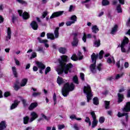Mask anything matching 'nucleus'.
<instances>
[{"instance_id":"4468645a","label":"nucleus","mask_w":130,"mask_h":130,"mask_svg":"<svg viewBox=\"0 0 130 130\" xmlns=\"http://www.w3.org/2000/svg\"><path fill=\"white\" fill-rule=\"evenodd\" d=\"M87 38L91 39L92 38V35L88 34L86 36V33L84 32L83 37H82V40L84 42H86Z\"/></svg>"},{"instance_id":"f3484780","label":"nucleus","mask_w":130,"mask_h":130,"mask_svg":"<svg viewBox=\"0 0 130 130\" xmlns=\"http://www.w3.org/2000/svg\"><path fill=\"white\" fill-rule=\"evenodd\" d=\"M91 31L92 33H94L96 34V33H98L99 32V28L97 25H93L91 27Z\"/></svg>"},{"instance_id":"a19ab883","label":"nucleus","mask_w":130,"mask_h":130,"mask_svg":"<svg viewBox=\"0 0 130 130\" xmlns=\"http://www.w3.org/2000/svg\"><path fill=\"white\" fill-rule=\"evenodd\" d=\"M123 76V73L117 74L115 78V80H118V79H120V78H121V77H122Z\"/></svg>"},{"instance_id":"338daca9","label":"nucleus","mask_w":130,"mask_h":130,"mask_svg":"<svg viewBox=\"0 0 130 130\" xmlns=\"http://www.w3.org/2000/svg\"><path fill=\"white\" fill-rule=\"evenodd\" d=\"M0 24L1 23H3V22H4V18L3 17H2V16H0Z\"/></svg>"},{"instance_id":"c756f323","label":"nucleus","mask_w":130,"mask_h":130,"mask_svg":"<svg viewBox=\"0 0 130 130\" xmlns=\"http://www.w3.org/2000/svg\"><path fill=\"white\" fill-rule=\"evenodd\" d=\"M58 50L59 52H60V53H62V54H64V53L67 52V49L65 48H59Z\"/></svg>"},{"instance_id":"864d4df0","label":"nucleus","mask_w":130,"mask_h":130,"mask_svg":"<svg viewBox=\"0 0 130 130\" xmlns=\"http://www.w3.org/2000/svg\"><path fill=\"white\" fill-rule=\"evenodd\" d=\"M58 129H62V128H64V125L63 124H59L58 125Z\"/></svg>"},{"instance_id":"4c0bfd02","label":"nucleus","mask_w":130,"mask_h":130,"mask_svg":"<svg viewBox=\"0 0 130 130\" xmlns=\"http://www.w3.org/2000/svg\"><path fill=\"white\" fill-rule=\"evenodd\" d=\"M71 20L72 22H77V16L76 15H73L71 17Z\"/></svg>"},{"instance_id":"5fc2aeb1","label":"nucleus","mask_w":130,"mask_h":130,"mask_svg":"<svg viewBox=\"0 0 130 130\" xmlns=\"http://www.w3.org/2000/svg\"><path fill=\"white\" fill-rule=\"evenodd\" d=\"M80 78L82 81L85 80V75L83 73H80Z\"/></svg>"},{"instance_id":"603ef678","label":"nucleus","mask_w":130,"mask_h":130,"mask_svg":"<svg viewBox=\"0 0 130 130\" xmlns=\"http://www.w3.org/2000/svg\"><path fill=\"white\" fill-rule=\"evenodd\" d=\"M105 120V119L103 117H101L99 119V122H100V123H103Z\"/></svg>"},{"instance_id":"79ce46f5","label":"nucleus","mask_w":130,"mask_h":130,"mask_svg":"<svg viewBox=\"0 0 130 130\" xmlns=\"http://www.w3.org/2000/svg\"><path fill=\"white\" fill-rule=\"evenodd\" d=\"M50 71H51L50 67H48L47 68H46L45 71V75H47V74H48V73H49V72H50Z\"/></svg>"},{"instance_id":"aec40b11","label":"nucleus","mask_w":130,"mask_h":130,"mask_svg":"<svg viewBox=\"0 0 130 130\" xmlns=\"http://www.w3.org/2000/svg\"><path fill=\"white\" fill-rule=\"evenodd\" d=\"M27 82H28V79L24 78L23 79H22L20 83V87H25Z\"/></svg>"},{"instance_id":"7c9ffc66","label":"nucleus","mask_w":130,"mask_h":130,"mask_svg":"<svg viewBox=\"0 0 130 130\" xmlns=\"http://www.w3.org/2000/svg\"><path fill=\"white\" fill-rule=\"evenodd\" d=\"M58 30H59V27H56L54 31V35L55 38H58L59 34Z\"/></svg>"},{"instance_id":"a878e982","label":"nucleus","mask_w":130,"mask_h":130,"mask_svg":"<svg viewBox=\"0 0 130 130\" xmlns=\"http://www.w3.org/2000/svg\"><path fill=\"white\" fill-rule=\"evenodd\" d=\"M38 104L37 103H31L29 107V110H32V109H34L36 107H37Z\"/></svg>"},{"instance_id":"8fccbe9b","label":"nucleus","mask_w":130,"mask_h":130,"mask_svg":"<svg viewBox=\"0 0 130 130\" xmlns=\"http://www.w3.org/2000/svg\"><path fill=\"white\" fill-rule=\"evenodd\" d=\"M5 97H9V96H11V92L10 91H6L4 93Z\"/></svg>"},{"instance_id":"cd10ccee","label":"nucleus","mask_w":130,"mask_h":130,"mask_svg":"<svg viewBox=\"0 0 130 130\" xmlns=\"http://www.w3.org/2000/svg\"><path fill=\"white\" fill-rule=\"evenodd\" d=\"M47 36L48 39H51V40H54V35H53V34L48 33L47 34Z\"/></svg>"},{"instance_id":"1a4fd4ad","label":"nucleus","mask_w":130,"mask_h":130,"mask_svg":"<svg viewBox=\"0 0 130 130\" xmlns=\"http://www.w3.org/2000/svg\"><path fill=\"white\" fill-rule=\"evenodd\" d=\"M90 114L93 119L91 127L94 128L95 126H96V125H97V123H98V120L96 119V115H95V113L94 112H91Z\"/></svg>"},{"instance_id":"f704fd0d","label":"nucleus","mask_w":130,"mask_h":130,"mask_svg":"<svg viewBox=\"0 0 130 130\" xmlns=\"http://www.w3.org/2000/svg\"><path fill=\"white\" fill-rule=\"evenodd\" d=\"M41 116L43 117V119H45V120H47V121L50 119V117L46 116L44 114H41Z\"/></svg>"},{"instance_id":"a211bd4d","label":"nucleus","mask_w":130,"mask_h":130,"mask_svg":"<svg viewBox=\"0 0 130 130\" xmlns=\"http://www.w3.org/2000/svg\"><path fill=\"white\" fill-rule=\"evenodd\" d=\"M30 25L34 30H37V29H38V24L36 21H32Z\"/></svg>"},{"instance_id":"5701e85b","label":"nucleus","mask_w":130,"mask_h":130,"mask_svg":"<svg viewBox=\"0 0 130 130\" xmlns=\"http://www.w3.org/2000/svg\"><path fill=\"white\" fill-rule=\"evenodd\" d=\"M118 28V26H117V25H115L114 27L112 28L111 34H115V33H116V31H117Z\"/></svg>"},{"instance_id":"f8f14e48","label":"nucleus","mask_w":130,"mask_h":130,"mask_svg":"<svg viewBox=\"0 0 130 130\" xmlns=\"http://www.w3.org/2000/svg\"><path fill=\"white\" fill-rule=\"evenodd\" d=\"M74 38L73 39V41L72 43L73 46H77L78 43L79 42V40L78 38H77V36H78V34H74Z\"/></svg>"},{"instance_id":"423d86ee","label":"nucleus","mask_w":130,"mask_h":130,"mask_svg":"<svg viewBox=\"0 0 130 130\" xmlns=\"http://www.w3.org/2000/svg\"><path fill=\"white\" fill-rule=\"evenodd\" d=\"M71 59H72V60H74L75 61L83 59V55H82V53H81V52H78L77 56L76 55V54H73V55H72L71 57Z\"/></svg>"},{"instance_id":"ddd939ff","label":"nucleus","mask_w":130,"mask_h":130,"mask_svg":"<svg viewBox=\"0 0 130 130\" xmlns=\"http://www.w3.org/2000/svg\"><path fill=\"white\" fill-rule=\"evenodd\" d=\"M7 36H6V40L7 41H9L11 38V35H12V30H11V28L8 27L7 29Z\"/></svg>"},{"instance_id":"393cba45","label":"nucleus","mask_w":130,"mask_h":130,"mask_svg":"<svg viewBox=\"0 0 130 130\" xmlns=\"http://www.w3.org/2000/svg\"><path fill=\"white\" fill-rule=\"evenodd\" d=\"M57 82L58 85H61V84H63V83H64V80H63L61 77H59V76H58L57 79Z\"/></svg>"},{"instance_id":"37998d69","label":"nucleus","mask_w":130,"mask_h":130,"mask_svg":"<svg viewBox=\"0 0 130 130\" xmlns=\"http://www.w3.org/2000/svg\"><path fill=\"white\" fill-rule=\"evenodd\" d=\"M53 100L54 101V105H55L56 104V94L55 93L53 94Z\"/></svg>"},{"instance_id":"6ab92c4d","label":"nucleus","mask_w":130,"mask_h":130,"mask_svg":"<svg viewBox=\"0 0 130 130\" xmlns=\"http://www.w3.org/2000/svg\"><path fill=\"white\" fill-rule=\"evenodd\" d=\"M122 110L125 112H128V111H130V102L126 103L125 107Z\"/></svg>"},{"instance_id":"c85d7f7f","label":"nucleus","mask_w":130,"mask_h":130,"mask_svg":"<svg viewBox=\"0 0 130 130\" xmlns=\"http://www.w3.org/2000/svg\"><path fill=\"white\" fill-rule=\"evenodd\" d=\"M118 102H122L123 100V94L118 93Z\"/></svg>"},{"instance_id":"c03bdc74","label":"nucleus","mask_w":130,"mask_h":130,"mask_svg":"<svg viewBox=\"0 0 130 130\" xmlns=\"http://www.w3.org/2000/svg\"><path fill=\"white\" fill-rule=\"evenodd\" d=\"M36 56H37V54L36 53V52H33L31 54V56L30 57V59H32L33 58H35V57H36Z\"/></svg>"},{"instance_id":"9b49d317","label":"nucleus","mask_w":130,"mask_h":130,"mask_svg":"<svg viewBox=\"0 0 130 130\" xmlns=\"http://www.w3.org/2000/svg\"><path fill=\"white\" fill-rule=\"evenodd\" d=\"M63 14V11H58L54 12L50 16V19H53V18H55L56 17H59V16H61Z\"/></svg>"},{"instance_id":"2eb2a0df","label":"nucleus","mask_w":130,"mask_h":130,"mask_svg":"<svg viewBox=\"0 0 130 130\" xmlns=\"http://www.w3.org/2000/svg\"><path fill=\"white\" fill-rule=\"evenodd\" d=\"M38 39L40 43H44L45 44V46L47 47V48L49 47V45L47 44V42H48L47 40H41L40 38H38Z\"/></svg>"},{"instance_id":"c9c22d12","label":"nucleus","mask_w":130,"mask_h":130,"mask_svg":"<svg viewBox=\"0 0 130 130\" xmlns=\"http://www.w3.org/2000/svg\"><path fill=\"white\" fill-rule=\"evenodd\" d=\"M94 45L95 47H99L100 46V40L95 41L94 43Z\"/></svg>"},{"instance_id":"680f3d73","label":"nucleus","mask_w":130,"mask_h":130,"mask_svg":"<svg viewBox=\"0 0 130 130\" xmlns=\"http://www.w3.org/2000/svg\"><path fill=\"white\" fill-rule=\"evenodd\" d=\"M128 62H125V63H124V67L126 68V69H127V68H128Z\"/></svg>"},{"instance_id":"ea45409f","label":"nucleus","mask_w":130,"mask_h":130,"mask_svg":"<svg viewBox=\"0 0 130 130\" xmlns=\"http://www.w3.org/2000/svg\"><path fill=\"white\" fill-rule=\"evenodd\" d=\"M73 81L75 84H79V80L77 76H75L73 77Z\"/></svg>"},{"instance_id":"0eeeda50","label":"nucleus","mask_w":130,"mask_h":130,"mask_svg":"<svg viewBox=\"0 0 130 130\" xmlns=\"http://www.w3.org/2000/svg\"><path fill=\"white\" fill-rule=\"evenodd\" d=\"M18 12L19 16H20V17H22L24 20H27V19H29V17H30V16L29 15V14L26 12H24L23 13V11L21 10H18Z\"/></svg>"},{"instance_id":"4d7b16f0","label":"nucleus","mask_w":130,"mask_h":130,"mask_svg":"<svg viewBox=\"0 0 130 130\" xmlns=\"http://www.w3.org/2000/svg\"><path fill=\"white\" fill-rule=\"evenodd\" d=\"M70 117L71 119H76L77 118V117L75 115H72Z\"/></svg>"},{"instance_id":"0e129e2a","label":"nucleus","mask_w":130,"mask_h":130,"mask_svg":"<svg viewBox=\"0 0 130 130\" xmlns=\"http://www.w3.org/2000/svg\"><path fill=\"white\" fill-rule=\"evenodd\" d=\"M30 63H28V64H26V67H25V69L28 70V69H30Z\"/></svg>"},{"instance_id":"6e6d98bb","label":"nucleus","mask_w":130,"mask_h":130,"mask_svg":"<svg viewBox=\"0 0 130 130\" xmlns=\"http://www.w3.org/2000/svg\"><path fill=\"white\" fill-rule=\"evenodd\" d=\"M75 9V7L73 5H71L69 8V12H73Z\"/></svg>"},{"instance_id":"49530a36","label":"nucleus","mask_w":130,"mask_h":130,"mask_svg":"<svg viewBox=\"0 0 130 130\" xmlns=\"http://www.w3.org/2000/svg\"><path fill=\"white\" fill-rule=\"evenodd\" d=\"M106 109H109V102L105 101Z\"/></svg>"},{"instance_id":"09e8293b","label":"nucleus","mask_w":130,"mask_h":130,"mask_svg":"<svg viewBox=\"0 0 130 130\" xmlns=\"http://www.w3.org/2000/svg\"><path fill=\"white\" fill-rule=\"evenodd\" d=\"M41 94V92H34L32 93V96H34V97H37V96H39Z\"/></svg>"},{"instance_id":"e2e57ef3","label":"nucleus","mask_w":130,"mask_h":130,"mask_svg":"<svg viewBox=\"0 0 130 130\" xmlns=\"http://www.w3.org/2000/svg\"><path fill=\"white\" fill-rule=\"evenodd\" d=\"M74 128H75V129H76V130L79 129V128L78 127V125L77 124H75L74 125Z\"/></svg>"},{"instance_id":"774afa93","label":"nucleus","mask_w":130,"mask_h":130,"mask_svg":"<svg viewBox=\"0 0 130 130\" xmlns=\"http://www.w3.org/2000/svg\"><path fill=\"white\" fill-rule=\"evenodd\" d=\"M127 97H128V98L130 97V90H128L127 91Z\"/></svg>"},{"instance_id":"de8ad7c7","label":"nucleus","mask_w":130,"mask_h":130,"mask_svg":"<svg viewBox=\"0 0 130 130\" xmlns=\"http://www.w3.org/2000/svg\"><path fill=\"white\" fill-rule=\"evenodd\" d=\"M72 24H75V21H67L66 22L67 26H71Z\"/></svg>"},{"instance_id":"412c9836","label":"nucleus","mask_w":130,"mask_h":130,"mask_svg":"<svg viewBox=\"0 0 130 130\" xmlns=\"http://www.w3.org/2000/svg\"><path fill=\"white\" fill-rule=\"evenodd\" d=\"M12 70L14 77L15 78H18V72H17V69H16V67H13Z\"/></svg>"},{"instance_id":"b1692460","label":"nucleus","mask_w":130,"mask_h":130,"mask_svg":"<svg viewBox=\"0 0 130 130\" xmlns=\"http://www.w3.org/2000/svg\"><path fill=\"white\" fill-rule=\"evenodd\" d=\"M108 63H115V61L114 60V58L113 56L109 57L107 59Z\"/></svg>"},{"instance_id":"9d476101","label":"nucleus","mask_w":130,"mask_h":130,"mask_svg":"<svg viewBox=\"0 0 130 130\" xmlns=\"http://www.w3.org/2000/svg\"><path fill=\"white\" fill-rule=\"evenodd\" d=\"M31 118L29 119V122H32L34 120H35L36 118H38V114L35 112H32L30 114Z\"/></svg>"},{"instance_id":"dca6fc26","label":"nucleus","mask_w":130,"mask_h":130,"mask_svg":"<svg viewBox=\"0 0 130 130\" xmlns=\"http://www.w3.org/2000/svg\"><path fill=\"white\" fill-rule=\"evenodd\" d=\"M7 127V123L6 121H2L0 123V130H4Z\"/></svg>"},{"instance_id":"58836bf2","label":"nucleus","mask_w":130,"mask_h":130,"mask_svg":"<svg viewBox=\"0 0 130 130\" xmlns=\"http://www.w3.org/2000/svg\"><path fill=\"white\" fill-rule=\"evenodd\" d=\"M103 6H108L109 5V1L108 0H103Z\"/></svg>"},{"instance_id":"2f4dec72","label":"nucleus","mask_w":130,"mask_h":130,"mask_svg":"<svg viewBox=\"0 0 130 130\" xmlns=\"http://www.w3.org/2000/svg\"><path fill=\"white\" fill-rule=\"evenodd\" d=\"M13 88L15 91H18L20 89V86H19V82H16L14 84Z\"/></svg>"},{"instance_id":"e433bc0d","label":"nucleus","mask_w":130,"mask_h":130,"mask_svg":"<svg viewBox=\"0 0 130 130\" xmlns=\"http://www.w3.org/2000/svg\"><path fill=\"white\" fill-rule=\"evenodd\" d=\"M85 121L87 123H88L89 126H91V121L90 120V118H89V117H86L85 118Z\"/></svg>"},{"instance_id":"f03ea898","label":"nucleus","mask_w":130,"mask_h":130,"mask_svg":"<svg viewBox=\"0 0 130 130\" xmlns=\"http://www.w3.org/2000/svg\"><path fill=\"white\" fill-rule=\"evenodd\" d=\"M104 53V51L103 50H102L99 53V54H97L96 55L95 54V53H93L91 55V58L92 60V62H93L92 64L90 65V71L93 73V74H95V73H96L97 70L100 72L101 71L102 68L101 67H102V64L100 63L97 68H96V60L97 59V58L99 56V59H101L103 57V54Z\"/></svg>"},{"instance_id":"20e7f679","label":"nucleus","mask_w":130,"mask_h":130,"mask_svg":"<svg viewBox=\"0 0 130 130\" xmlns=\"http://www.w3.org/2000/svg\"><path fill=\"white\" fill-rule=\"evenodd\" d=\"M83 92L84 94H86L87 96V102H90V100H91L92 96V92L91 91V87L90 85H86V86H84V88L83 89Z\"/></svg>"},{"instance_id":"f257e3e1","label":"nucleus","mask_w":130,"mask_h":130,"mask_svg":"<svg viewBox=\"0 0 130 130\" xmlns=\"http://www.w3.org/2000/svg\"><path fill=\"white\" fill-rule=\"evenodd\" d=\"M67 61H68V56H61V60H59L60 66L56 69L58 75H61L63 72L65 74H68V72H71V70L73 68V65L72 63H69L67 65L64 62H67Z\"/></svg>"},{"instance_id":"13d9d810","label":"nucleus","mask_w":130,"mask_h":130,"mask_svg":"<svg viewBox=\"0 0 130 130\" xmlns=\"http://www.w3.org/2000/svg\"><path fill=\"white\" fill-rule=\"evenodd\" d=\"M126 26H127V27H129V26H130V18L128 19V20L126 22Z\"/></svg>"},{"instance_id":"6e6552de","label":"nucleus","mask_w":130,"mask_h":130,"mask_svg":"<svg viewBox=\"0 0 130 130\" xmlns=\"http://www.w3.org/2000/svg\"><path fill=\"white\" fill-rule=\"evenodd\" d=\"M37 67L40 69V73L43 74L44 70H45V65L42 63V62H39L38 61L36 62Z\"/></svg>"},{"instance_id":"4be33fe9","label":"nucleus","mask_w":130,"mask_h":130,"mask_svg":"<svg viewBox=\"0 0 130 130\" xmlns=\"http://www.w3.org/2000/svg\"><path fill=\"white\" fill-rule=\"evenodd\" d=\"M30 118L28 117V116H26L25 117H23V123L24 124H28V122H30Z\"/></svg>"},{"instance_id":"052dcab7","label":"nucleus","mask_w":130,"mask_h":130,"mask_svg":"<svg viewBox=\"0 0 130 130\" xmlns=\"http://www.w3.org/2000/svg\"><path fill=\"white\" fill-rule=\"evenodd\" d=\"M33 71L34 72H37V71H38V68H37L36 66H34L33 67Z\"/></svg>"},{"instance_id":"69168bd1","label":"nucleus","mask_w":130,"mask_h":130,"mask_svg":"<svg viewBox=\"0 0 130 130\" xmlns=\"http://www.w3.org/2000/svg\"><path fill=\"white\" fill-rule=\"evenodd\" d=\"M119 2L121 5H124V0H119Z\"/></svg>"},{"instance_id":"7ed1b4c3","label":"nucleus","mask_w":130,"mask_h":130,"mask_svg":"<svg viewBox=\"0 0 130 130\" xmlns=\"http://www.w3.org/2000/svg\"><path fill=\"white\" fill-rule=\"evenodd\" d=\"M75 89V85L73 83H71L70 85L69 83L64 85L62 89V94L64 97H67L70 93L71 91H73Z\"/></svg>"},{"instance_id":"3c124183","label":"nucleus","mask_w":130,"mask_h":130,"mask_svg":"<svg viewBox=\"0 0 130 130\" xmlns=\"http://www.w3.org/2000/svg\"><path fill=\"white\" fill-rule=\"evenodd\" d=\"M47 15H48V12L47 11L44 12L42 14V18L44 19V18H45V17L47 16Z\"/></svg>"},{"instance_id":"39448f33","label":"nucleus","mask_w":130,"mask_h":130,"mask_svg":"<svg viewBox=\"0 0 130 130\" xmlns=\"http://www.w3.org/2000/svg\"><path fill=\"white\" fill-rule=\"evenodd\" d=\"M20 100H21L24 105V106H27V104L26 103V100L23 98L19 96L18 100H16L14 101V104H13L11 107V109H15L17 106H18L19 103H20Z\"/></svg>"},{"instance_id":"bb28decb","label":"nucleus","mask_w":130,"mask_h":130,"mask_svg":"<svg viewBox=\"0 0 130 130\" xmlns=\"http://www.w3.org/2000/svg\"><path fill=\"white\" fill-rule=\"evenodd\" d=\"M117 116L118 117H121L122 116H126V119H127V117H128V116L127 115V113H121L119 112L118 113Z\"/></svg>"},{"instance_id":"bf43d9fd","label":"nucleus","mask_w":130,"mask_h":130,"mask_svg":"<svg viewBox=\"0 0 130 130\" xmlns=\"http://www.w3.org/2000/svg\"><path fill=\"white\" fill-rule=\"evenodd\" d=\"M15 63H16V64H17V66H20V61L19 60H18V59H15Z\"/></svg>"},{"instance_id":"72a5a7b5","label":"nucleus","mask_w":130,"mask_h":130,"mask_svg":"<svg viewBox=\"0 0 130 130\" xmlns=\"http://www.w3.org/2000/svg\"><path fill=\"white\" fill-rule=\"evenodd\" d=\"M91 0H85L84 1H83L82 2V4H85V5L86 6V8H88L90 7V4H89L90 3Z\"/></svg>"},{"instance_id":"a18cd8bd","label":"nucleus","mask_w":130,"mask_h":130,"mask_svg":"<svg viewBox=\"0 0 130 130\" xmlns=\"http://www.w3.org/2000/svg\"><path fill=\"white\" fill-rule=\"evenodd\" d=\"M116 10H117L118 13H121V12H122V11L121 10V7L120 5L117 6Z\"/></svg>"},{"instance_id":"473e14b6","label":"nucleus","mask_w":130,"mask_h":130,"mask_svg":"<svg viewBox=\"0 0 130 130\" xmlns=\"http://www.w3.org/2000/svg\"><path fill=\"white\" fill-rule=\"evenodd\" d=\"M93 104H94V105H98V104H99V100L98 99V98H94L93 99Z\"/></svg>"}]
</instances>
